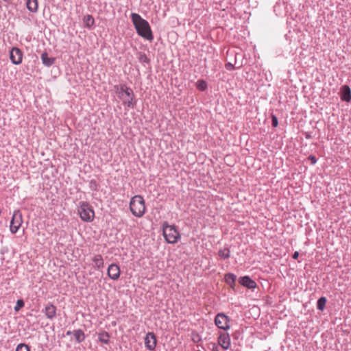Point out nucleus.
<instances>
[{
  "instance_id": "obj_1",
  "label": "nucleus",
  "mask_w": 351,
  "mask_h": 351,
  "mask_svg": "<svg viewBox=\"0 0 351 351\" xmlns=\"http://www.w3.org/2000/svg\"><path fill=\"white\" fill-rule=\"evenodd\" d=\"M131 19L137 34L142 38L152 41L154 36L149 23L143 19L138 14L132 13Z\"/></svg>"
},
{
  "instance_id": "obj_2",
  "label": "nucleus",
  "mask_w": 351,
  "mask_h": 351,
  "mask_svg": "<svg viewBox=\"0 0 351 351\" xmlns=\"http://www.w3.org/2000/svg\"><path fill=\"white\" fill-rule=\"evenodd\" d=\"M130 210L136 217H141L146 211L145 202L141 195H136L130 202Z\"/></svg>"
},
{
  "instance_id": "obj_3",
  "label": "nucleus",
  "mask_w": 351,
  "mask_h": 351,
  "mask_svg": "<svg viewBox=\"0 0 351 351\" xmlns=\"http://www.w3.org/2000/svg\"><path fill=\"white\" fill-rule=\"evenodd\" d=\"M80 219L84 222H92L95 219V211L86 202H80L77 209Z\"/></svg>"
},
{
  "instance_id": "obj_4",
  "label": "nucleus",
  "mask_w": 351,
  "mask_h": 351,
  "mask_svg": "<svg viewBox=\"0 0 351 351\" xmlns=\"http://www.w3.org/2000/svg\"><path fill=\"white\" fill-rule=\"evenodd\" d=\"M162 233L165 241L169 243H176L180 238V234L176 226L169 225L167 222H164L162 224Z\"/></svg>"
},
{
  "instance_id": "obj_5",
  "label": "nucleus",
  "mask_w": 351,
  "mask_h": 351,
  "mask_svg": "<svg viewBox=\"0 0 351 351\" xmlns=\"http://www.w3.org/2000/svg\"><path fill=\"white\" fill-rule=\"evenodd\" d=\"M119 97L122 100L123 104L128 108L134 106V93L131 88L125 85L120 86L118 92Z\"/></svg>"
},
{
  "instance_id": "obj_6",
  "label": "nucleus",
  "mask_w": 351,
  "mask_h": 351,
  "mask_svg": "<svg viewBox=\"0 0 351 351\" xmlns=\"http://www.w3.org/2000/svg\"><path fill=\"white\" fill-rule=\"evenodd\" d=\"M23 222V215L19 210L13 212L12 217L10 221V230L12 234H16Z\"/></svg>"
},
{
  "instance_id": "obj_7",
  "label": "nucleus",
  "mask_w": 351,
  "mask_h": 351,
  "mask_svg": "<svg viewBox=\"0 0 351 351\" xmlns=\"http://www.w3.org/2000/svg\"><path fill=\"white\" fill-rule=\"evenodd\" d=\"M215 325L221 329L227 330L230 328L229 318L223 313H218L215 319Z\"/></svg>"
},
{
  "instance_id": "obj_8",
  "label": "nucleus",
  "mask_w": 351,
  "mask_h": 351,
  "mask_svg": "<svg viewBox=\"0 0 351 351\" xmlns=\"http://www.w3.org/2000/svg\"><path fill=\"white\" fill-rule=\"evenodd\" d=\"M218 344L224 350L229 349L231 344L229 334L226 332H220L218 337Z\"/></svg>"
},
{
  "instance_id": "obj_9",
  "label": "nucleus",
  "mask_w": 351,
  "mask_h": 351,
  "mask_svg": "<svg viewBox=\"0 0 351 351\" xmlns=\"http://www.w3.org/2000/svg\"><path fill=\"white\" fill-rule=\"evenodd\" d=\"M10 58L14 64H20L23 60V52L17 47H13L10 53Z\"/></svg>"
},
{
  "instance_id": "obj_10",
  "label": "nucleus",
  "mask_w": 351,
  "mask_h": 351,
  "mask_svg": "<svg viewBox=\"0 0 351 351\" xmlns=\"http://www.w3.org/2000/svg\"><path fill=\"white\" fill-rule=\"evenodd\" d=\"M157 343L156 337L154 332H148L145 337V345L151 351L155 350Z\"/></svg>"
},
{
  "instance_id": "obj_11",
  "label": "nucleus",
  "mask_w": 351,
  "mask_h": 351,
  "mask_svg": "<svg viewBox=\"0 0 351 351\" xmlns=\"http://www.w3.org/2000/svg\"><path fill=\"white\" fill-rule=\"evenodd\" d=\"M107 274L110 278L116 280L120 276V268L117 264H111L108 266Z\"/></svg>"
},
{
  "instance_id": "obj_12",
  "label": "nucleus",
  "mask_w": 351,
  "mask_h": 351,
  "mask_svg": "<svg viewBox=\"0 0 351 351\" xmlns=\"http://www.w3.org/2000/svg\"><path fill=\"white\" fill-rule=\"evenodd\" d=\"M44 313L48 319H52L56 316V307L49 303L45 307Z\"/></svg>"
},
{
  "instance_id": "obj_13",
  "label": "nucleus",
  "mask_w": 351,
  "mask_h": 351,
  "mask_svg": "<svg viewBox=\"0 0 351 351\" xmlns=\"http://www.w3.org/2000/svg\"><path fill=\"white\" fill-rule=\"evenodd\" d=\"M239 281L241 285L248 289H254L256 287V282L247 276L240 278Z\"/></svg>"
},
{
  "instance_id": "obj_14",
  "label": "nucleus",
  "mask_w": 351,
  "mask_h": 351,
  "mask_svg": "<svg viewBox=\"0 0 351 351\" xmlns=\"http://www.w3.org/2000/svg\"><path fill=\"white\" fill-rule=\"evenodd\" d=\"M341 99L347 102L351 100V90L348 85H344L341 87Z\"/></svg>"
},
{
  "instance_id": "obj_15",
  "label": "nucleus",
  "mask_w": 351,
  "mask_h": 351,
  "mask_svg": "<svg viewBox=\"0 0 351 351\" xmlns=\"http://www.w3.org/2000/svg\"><path fill=\"white\" fill-rule=\"evenodd\" d=\"M93 266L96 269L103 268L104 266V259L100 254H96L93 257Z\"/></svg>"
},
{
  "instance_id": "obj_16",
  "label": "nucleus",
  "mask_w": 351,
  "mask_h": 351,
  "mask_svg": "<svg viewBox=\"0 0 351 351\" xmlns=\"http://www.w3.org/2000/svg\"><path fill=\"white\" fill-rule=\"evenodd\" d=\"M41 60L43 64H45L47 66H50L53 65L56 61V58L49 57L47 52H43L41 54Z\"/></svg>"
},
{
  "instance_id": "obj_17",
  "label": "nucleus",
  "mask_w": 351,
  "mask_h": 351,
  "mask_svg": "<svg viewBox=\"0 0 351 351\" xmlns=\"http://www.w3.org/2000/svg\"><path fill=\"white\" fill-rule=\"evenodd\" d=\"M97 336H98V340L99 342L104 343V344H108L110 343V336L108 332H106V331L99 332L97 334Z\"/></svg>"
},
{
  "instance_id": "obj_18",
  "label": "nucleus",
  "mask_w": 351,
  "mask_h": 351,
  "mask_svg": "<svg viewBox=\"0 0 351 351\" xmlns=\"http://www.w3.org/2000/svg\"><path fill=\"white\" fill-rule=\"evenodd\" d=\"M236 276L233 274H228L225 275L224 279L226 282L230 286L231 288L234 289L235 286Z\"/></svg>"
},
{
  "instance_id": "obj_19",
  "label": "nucleus",
  "mask_w": 351,
  "mask_h": 351,
  "mask_svg": "<svg viewBox=\"0 0 351 351\" xmlns=\"http://www.w3.org/2000/svg\"><path fill=\"white\" fill-rule=\"evenodd\" d=\"M27 8L32 12H37L38 8V0H27Z\"/></svg>"
},
{
  "instance_id": "obj_20",
  "label": "nucleus",
  "mask_w": 351,
  "mask_h": 351,
  "mask_svg": "<svg viewBox=\"0 0 351 351\" xmlns=\"http://www.w3.org/2000/svg\"><path fill=\"white\" fill-rule=\"evenodd\" d=\"M83 23L84 26L90 28L95 23V19L90 14H86L84 16Z\"/></svg>"
},
{
  "instance_id": "obj_21",
  "label": "nucleus",
  "mask_w": 351,
  "mask_h": 351,
  "mask_svg": "<svg viewBox=\"0 0 351 351\" xmlns=\"http://www.w3.org/2000/svg\"><path fill=\"white\" fill-rule=\"evenodd\" d=\"M73 334V336L75 338V340L78 343H80V342L83 341L84 340V339H85L84 332L82 330H80H80H74Z\"/></svg>"
},
{
  "instance_id": "obj_22",
  "label": "nucleus",
  "mask_w": 351,
  "mask_h": 351,
  "mask_svg": "<svg viewBox=\"0 0 351 351\" xmlns=\"http://www.w3.org/2000/svg\"><path fill=\"white\" fill-rule=\"evenodd\" d=\"M326 304V299L324 297L320 298L317 303V307L318 309L323 311Z\"/></svg>"
},
{
  "instance_id": "obj_23",
  "label": "nucleus",
  "mask_w": 351,
  "mask_h": 351,
  "mask_svg": "<svg viewBox=\"0 0 351 351\" xmlns=\"http://www.w3.org/2000/svg\"><path fill=\"white\" fill-rule=\"evenodd\" d=\"M196 86L197 88L201 90V91H204L207 88V84H206V82L203 80H197V82H196Z\"/></svg>"
},
{
  "instance_id": "obj_24",
  "label": "nucleus",
  "mask_w": 351,
  "mask_h": 351,
  "mask_svg": "<svg viewBox=\"0 0 351 351\" xmlns=\"http://www.w3.org/2000/svg\"><path fill=\"white\" fill-rule=\"evenodd\" d=\"M219 256L221 258H228L230 256V252L228 249L225 248L220 250L218 252Z\"/></svg>"
},
{
  "instance_id": "obj_25",
  "label": "nucleus",
  "mask_w": 351,
  "mask_h": 351,
  "mask_svg": "<svg viewBox=\"0 0 351 351\" xmlns=\"http://www.w3.org/2000/svg\"><path fill=\"white\" fill-rule=\"evenodd\" d=\"M16 351H29V347L25 343H20L17 346Z\"/></svg>"
},
{
  "instance_id": "obj_26",
  "label": "nucleus",
  "mask_w": 351,
  "mask_h": 351,
  "mask_svg": "<svg viewBox=\"0 0 351 351\" xmlns=\"http://www.w3.org/2000/svg\"><path fill=\"white\" fill-rule=\"evenodd\" d=\"M24 306V302L23 300H19L16 302V304L14 307V310L16 311H19L21 308H22Z\"/></svg>"
},
{
  "instance_id": "obj_27",
  "label": "nucleus",
  "mask_w": 351,
  "mask_h": 351,
  "mask_svg": "<svg viewBox=\"0 0 351 351\" xmlns=\"http://www.w3.org/2000/svg\"><path fill=\"white\" fill-rule=\"evenodd\" d=\"M271 122H272L273 127L276 128L278 126V119H277L276 116L274 114H271Z\"/></svg>"
},
{
  "instance_id": "obj_28",
  "label": "nucleus",
  "mask_w": 351,
  "mask_h": 351,
  "mask_svg": "<svg viewBox=\"0 0 351 351\" xmlns=\"http://www.w3.org/2000/svg\"><path fill=\"white\" fill-rule=\"evenodd\" d=\"M192 340L194 342H198L200 340V337L197 333L192 334Z\"/></svg>"
},
{
  "instance_id": "obj_29",
  "label": "nucleus",
  "mask_w": 351,
  "mask_h": 351,
  "mask_svg": "<svg viewBox=\"0 0 351 351\" xmlns=\"http://www.w3.org/2000/svg\"><path fill=\"white\" fill-rule=\"evenodd\" d=\"M308 159L311 160V164L315 165L317 162V159L314 156H310Z\"/></svg>"
},
{
  "instance_id": "obj_30",
  "label": "nucleus",
  "mask_w": 351,
  "mask_h": 351,
  "mask_svg": "<svg viewBox=\"0 0 351 351\" xmlns=\"http://www.w3.org/2000/svg\"><path fill=\"white\" fill-rule=\"evenodd\" d=\"M226 68L228 69V70H232L234 69V66L232 64L230 63H228L226 64Z\"/></svg>"
},
{
  "instance_id": "obj_31",
  "label": "nucleus",
  "mask_w": 351,
  "mask_h": 351,
  "mask_svg": "<svg viewBox=\"0 0 351 351\" xmlns=\"http://www.w3.org/2000/svg\"><path fill=\"white\" fill-rule=\"evenodd\" d=\"M299 256V252H295L293 254V258L294 259H297Z\"/></svg>"
},
{
  "instance_id": "obj_32",
  "label": "nucleus",
  "mask_w": 351,
  "mask_h": 351,
  "mask_svg": "<svg viewBox=\"0 0 351 351\" xmlns=\"http://www.w3.org/2000/svg\"><path fill=\"white\" fill-rule=\"evenodd\" d=\"M213 351H219L217 347H215L213 350Z\"/></svg>"
},
{
  "instance_id": "obj_33",
  "label": "nucleus",
  "mask_w": 351,
  "mask_h": 351,
  "mask_svg": "<svg viewBox=\"0 0 351 351\" xmlns=\"http://www.w3.org/2000/svg\"><path fill=\"white\" fill-rule=\"evenodd\" d=\"M145 59L146 60V59H147V57L144 55V56H143V60H145Z\"/></svg>"
},
{
  "instance_id": "obj_34",
  "label": "nucleus",
  "mask_w": 351,
  "mask_h": 351,
  "mask_svg": "<svg viewBox=\"0 0 351 351\" xmlns=\"http://www.w3.org/2000/svg\"><path fill=\"white\" fill-rule=\"evenodd\" d=\"M145 59L146 60V59H147V57L144 55V56H143V60H145Z\"/></svg>"
},
{
  "instance_id": "obj_35",
  "label": "nucleus",
  "mask_w": 351,
  "mask_h": 351,
  "mask_svg": "<svg viewBox=\"0 0 351 351\" xmlns=\"http://www.w3.org/2000/svg\"><path fill=\"white\" fill-rule=\"evenodd\" d=\"M71 331H68V332H66V334H67L68 335H71Z\"/></svg>"
}]
</instances>
